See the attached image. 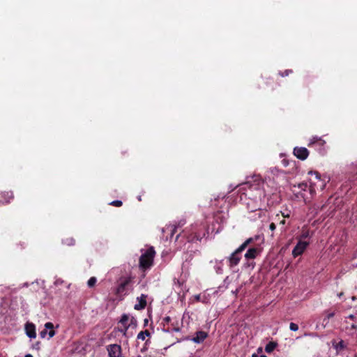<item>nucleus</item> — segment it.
Here are the masks:
<instances>
[{"label": "nucleus", "instance_id": "15", "mask_svg": "<svg viewBox=\"0 0 357 357\" xmlns=\"http://www.w3.org/2000/svg\"><path fill=\"white\" fill-rule=\"evenodd\" d=\"M165 331L171 333V332H179L180 328L178 326V323L176 321V323L171 324L170 326H167V328H165Z\"/></svg>", "mask_w": 357, "mask_h": 357}, {"label": "nucleus", "instance_id": "38", "mask_svg": "<svg viewBox=\"0 0 357 357\" xmlns=\"http://www.w3.org/2000/svg\"><path fill=\"white\" fill-rule=\"evenodd\" d=\"M195 299H196L197 301H199V300H200V295H197V296H195Z\"/></svg>", "mask_w": 357, "mask_h": 357}, {"label": "nucleus", "instance_id": "21", "mask_svg": "<svg viewBox=\"0 0 357 357\" xmlns=\"http://www.w3.org/2000/svg\"><path fill=\"white\" fill-rule=\"evenodd\" d=\"M129 320V316L126 314H123L121 316V318L119 321V324H121L122 326H130L128 324V321Z\"/></svg>", "mask_w": 357, "mask_h": 357}, {"label": "nucleus", "instance_id": "11", "mask_svg": "<svg viewBox=\"0 0 357 357\" xmlns=\"http://www.w3.org/2000/svg\"><path fill=\"white\" fill-rule=\"evenodd\" d=\"M14 198L12 191H3L0 192V205L6 204L10 202Z\"/></svg>", "mask_w": 357, "mask_h": 357}, {"label": "nucleus", "instance_id": "10", "mask_svg": "<svg viewBox=\"0 0 357 357\" xmlns=\"http://www.w3.org/2000/svg\"><path fill=\"white\" fill-rule=\"evenodd\" d=\"M47 330H49L48 335H49V337L50 338H51L53 336H54L55 331H54V325H53V324L52 322H47L45 324V329L40 332V336L41 338L45 337V336H46V335L47 333Z\"/></svg>", "mask_w": 357, "mask_h": 357}, {"label": "nucleus", "instance_id": "22", "mask_svg": "<svg viewBox=\"0 0 357 357\" xmlns=\"http://www.w3.org/2000/svg\"><path fill=\"white\" fill-rule=\"evenodd\" d=\"M334 316H335V312H329V313L327 314L326 317L323 319V324L324 325V326H326V325L328 324V320L330 319H331L332 317H333Z\"/></svg>", "mask_w": 357, "mask_h": 357}, {"label": "nucleus", "instance_id": "26", "mask_svg": "<svg viewBox=\"0 0 357 357\" xmlns=\"http://www.w3.org/2000/svg\"><path fill=\"white\" fill-rule=\"evenodd\" d=\"M97 282V280L95 277H91L89 278V280L87 282V284L89 287H93Z\"/></svg>", "mask_w": 357, "mask_h": 357}, {"label": "nucleus", "instance_id": "34", "mask_svg": "<svg viewBox=\"0 0 357 357\" xmlns=\"http://www.w3.org/2000/svg\"><path fill=\"white\" fill-rule=\"evenodd\" d=\"M276 228V226L275 225V223L272 222L269 225V229L271 230V231H274Z\"/></svg>", "mask_w": 357, "mask_h": 357}, {"label": "nucleus", "instance_id": "5", "mask_svg": "<svg viewBox=\"0 0 357 357\" xmlns=\"http://www.w3.org/2000/svg\"><path fill=\"white\" fill-rule=\"evenodd\" d=\"M242 252L243 250L240 248H238L231 254V255L227 258L229 266L234 267L238 264L242 258Z\"/></svg>", "mask_w": 357, "mask_h": 357}, {"label": "nucleus", "instance_id": "23", "mask_svg": "<svg viewBox=\"0 0 357 357\" xmlns=\"http://www.w3.org/2000/svg\"><path fill=\"white\" fill-rule=\"evenodd\" d=\"M172 321V318L169 316L165 317L162 321L163 325V330L165 331V328H167V326H170L169 324Z\"/></svg>", "mask_w": 357, "mask_h": 357}, {"label": "nucleus", "instance_id": "4", "mask_svg": "<svg viewBox=\"0 0 357 357\" xmlns=\"http://www.w3.org/2000/svg\"><path fill=\"white\" fill-rule=\"evenodd\" d=\"M308 174H310L312 176H314L315 180L317 181H312L310 178V190H315V189L319 188L321 190H323L325 188L326 183L321 181V174L317 172V171H310L308 172Z\"/></svg>", "mask_w": 357, "mask_h": 357}, {"label": "nucleus", "instance_id": "30", "mask_svg": "<svg viewBox=\"0 0 357 357\" xmlns=\"http://www.w3.org/2000/svg\"><path fill=\"white\" fill-rule=\"evenodd\" d=\"M289 328L291 331H297L298 330V326L295 323L291 322L289 324Z\"/></svg>", "mask_w": 357, "mask_h": 357}, {"label": "nucleus", "instance_id": "6", "mask_svg": "<svg viewBox=\"0 0 357 357\" xmlns=\"http://www.w3.org/2000/svg\"><path fill=\"white\" fill-rule=\"evenodd\" d=\"M109 357H124L121 345L117 344H109L107 347Z\"/></svg>", "mask_w": 357, "mask_h": 357}, {"label": "nucleus", "instance_id": "45", "mask_svg": "<svg viewBox=\"0 0 357 357\" xmlns=\"http://www.w3.org/2000/svg\"><path fill=\"white\" fill-rule=\"evenodd\" d=\"M260 357H267V356L265 355H261V356H260Z\"/></svg>", "mask_w": 357, "mask_h": 357}, {"label": "nucleus", "instance_id": "28", "mask_svg": "<svg viewBox=\"0 0 357 357\" xmlns=\"http://www.w3.org/2000/svg\"><path fill=\"white\" fill-rule=\"evenodd\" d=\"M109 205L116 206V207H120L123 205V202L120 200H115V201H112V202H110Z\"/></svg>", "mask_w": 357, "mask_h": 357}, {"label": "nucleus", "instance_id": "32", "mask_svg": "<svg viewBox=\"0 0 357 357\" xmlns=\"http://www.w3.org/2000/svg\"><path fill=\"white\" fill-rule=\"evenodd\" d=\"M309 236V231H303L302 234L301 235V238H306Z\"/></svg>", "mask_w": 357, "mask_h": 357}, {"label": "nucleus", "instance_id": "16", "mask_svg": "<svg viewBox=\"0 0 357 357\" xmlns=\"http://www.w3.org/2000/svg\"><path fill=\"white\" fill-rule=\"evenodd\" d=\"M333 346L337 351V352H340L347 348V345L345 344L344 342L342 340L336 344H335V342H333Z\"/></svg>", "mask_w": 357, "mask_h": 357}, {"label": "nucleus", "instance_id": "24", "mask_svg": "<svg viewBox=\"0 0 357 357\" xmlns=\"http://www.w3.org/2000/svg\"><path fill=\"white\" fill-rule=\"evenodd\" d=\"M315 143H317L319 145L322 146V145H324L325 144V141L321 139V138L316 139H315V138H314L313 141H312L309 144V146H310L312 144H315Z\"/></svg>", "mask_w": 357, "mask_h": 357}, {"label": "nucleus", "instance_id": "14", "mask_svg": "<svg viewBox=\"0 0 357 357\" xmlns=\"http://www.w3.org/2000/svg\"><path fill=\"white\" fill-rule=\"evenodd\" d=\"M25 331L26 335L30 338H35L36 337V327L32 323H27L25 325Z\"/></svg>", "mask_w": 357, "mask_h": 357}, {"label": "nucleus", "instance_id": "42", "mask_svg": "<svg viewBox=\"0 0 357 357\" xmlns=\"http://www.w3.org/2000/svg\"><path fill=\"white\" fill-rule=\"evenodd\" d=\"M134 321H135V320L134 317H132V319H131V323H134Z\"/></svg>", "mask_w": 357, "mask_h": 357}, {"label": "nucleus", "instance_id": "33", "mask_svg": "<svg viewBox=\"0 0 357 357\" xmlns=\"http://www.w3.org/2000/svg\"><path fill=\"white\" fill-rule=\"evenodd\" d=\"M193 258V254L190 253L188 255V257L185 259V261H190Z\"/></svg>", "mask_w": 357, "mask_h": 357}, {"label": "nucleus", "instance_id": "18", "mask_svg": "<svg viewBox=\"0 0 357 357\" xmlns=\"http://www.w3.org/2000/svg\"><path fill=\"white\" fill-rule=\"evenodd\" d=\"M150 335V332L148 330L141 331L137 335V339L144 340L146 337Z\"/></svg>", "mask_w": 357, "mask_h": 357}, {"label": "nucleus", "instance_id": "36", "mask_svg": "<svg viewBox=\"0 0 357 357\" xmlns=\"http://www.w3.org/2000/svg\"><path fill=\"white\" fill-rule=\"evenodd\" d=\"M351 328L354 329V330H356L357 328V326L356 324H352L351 325Z\"/></svg>", "mask_w": 357, "mask_h": 357}, {"label": "nucleus", "instance_id": "25", "mask_svg": "<svg viewBox=\"0 0 357 357\" xmlns=\"http://www.w3.org/2000/svg\"><path fill=\"white\" fill-rule=\"evenodd\" d=\"M195 225H197L198 226V229H197V234H202L203 232H205V229H206V226L203 224H195Z\"/></svg>", "mask_w": 357, "mask_h": 357}, {"label": "nucleus", "instance_id": "3", "mask_svg": "<svg viewBox=\"0 0 357 357\" xmlns=\"http://www.w3.org/2000/svg\"><path fill=\"white\" fill-rule=\"evenodd\" d=\"M197 225H191L190 228L183 230L182 233L188 242H194L196 241H201L203 237L205 236V233L203 232L202 234H197Z\"/></svg>", "mask_w": 357, "mask_h": 357}, {"label": "nucleus", "instance_id": "35", "mask_svg": "<svg viewBox=\"0 0 357 357\" xmlns=\"http://www.w3.org/2000/svg\"><path fill=\"white\" fill-rule=\"evenodd\" d=\"M177 229H178L177 227H174V229L172 231V236H173L174 234H176L177 232Z\"/></svg>", "mask_w": 357, "mask_h": 357}, {"label": "nucleus", "instance_id": "1", "mask_svg": "<svg viewBox=\"0 0 357 357\" xmlns=\"http://www.w3.org/2000/svg\"><path fill=\"white\" fill-rule=\"evenodd\" d=\"M133 277H121L115 290V294L119 300H123L124 296L128 294L132 289Z\"/></svg>", "mask_w": 357, "mask_h": 357}, {"label": "nucleus", "instance_id": "2", "mask_svg": "<svg viewBox=\"0 0 357 357\" xmlns=\"http://www.w3.org/2000/svg\"><path fill=\"white\" fill-rule=\"evenodd\" d=\"M155 255V252L153 247L148 248L139 257V266L140 269L143 271L149 269L153 264Z\"/></svg>", "mask_w": 357, "mask_h": 357}, {"label": "nucleus", "instance_id": "43", "mask_svg": "<svg viewBox=\"0 0 357 357\" xmlns=\"http://www.w3.org/2000/svg\"><path fill=\"white\" fill-rule=\"evenodd\" d=\"M350 319H353L354 318V315H349V317Z\"/></svg>", "mask_w": 357, "mask_h": 357}, {"label": "nucleus", "instance_id": "9", "mask_svg": "<svg viewBox=\"0 0 357 357\" xmlns=\"http://www.w3.org/2000/svg\"><path fill=\"white\" fill-rule=\"evenodd\" d=\"M294 154L297 158L304 160L308 157L309 151L305 147H295Z\"/></svg>", "mask_w": 357, "mask_h": 357}, {"label": "nucleus", "instance_id": "27", "mask_svg": "<svg viewBox=\"0 0 357 357\" xmlns=\"http://www.w3.org/2000/svg\"><path fill=\"white\" fill-rule=\"evenodd\" d=\"M128 328L129 326H122L121 328H118V331L121 332L123 335H126Z\"/></svg>", "mask_w": 357, "mask_h": 357}, {"label": "nucleus", "instance_id": "39", "mask_svg": "<svg viewBox=\"0 0 357 357\" xmlns=\"http://www.w3.org/2000/svg\"><path fill=\"white\" fill-rule=\"evenodd\" d=\"M181 236V233H179L178 234L176 235V240H178V238Z\"/></svg>", "mask_w": 357, "mask_h": 357}, {"label": "nucleus", "instance_id": "37", "mask_svg": "<svg viewBox=\"0 0 357 357\" xmlns=\"http://www.w3.org/2000/svg\"><path fill=\"white\" fill-rule=\"evenodd\" d=\"M280 225H284V224H285V220H284V219L282 220L280 222Z\"/></svg>", "mask_w": 357, "mask_h": 357}, {"label": "nucleus", "instance_id": "40", "mask_svg": "<svg viewBox=\"0 0 357 357\" xmlns=\"http://www.w3.org/2000/svg\"><path fill=\"white\" fill-rule=\"evenodd\" d=\"M24 357H33L31 354H26Z\"/></svg>", "mask_w": 357, "mask_h": 357}, {"label": "nucleus", "instance_id": "44", "mask_svg": "<svg viewBox=\"0 0 357 357\" xmlns=\"http://www.w3.org/2000/svg\"><path fill=\"white\" fill-rule=\"evenodd\" d=\"M324 207H325V205H322V206L321 207V210H324Z\"/></svg>", "mask_w": 357, "mask_h": 357}, {"label": "nucleus", "instance_id": "7", "mask_svg": "<svg viewBox=\"0 0 357 357\" xmlns=\"http://www.w3.org/2000/svg\"><path fill=\"white\" fill-rule=\"evenodd\" d=\"M259 253V250L258 248H250L247 250V252H245V254L244 255L245 259L247 261V262L245 263V264H244L245 267H248V266L252 265V263L250 262V261L255 259Z\"/></svg>", "mask_w": 357, "mask_h": 357}, {"label": "nucleus", "instance_id": "12", "mask_svg": "<svg viewBox=\"0 0 357 357\" xmlns=\"http://www.w3.org/2000/svg\"><path fill=\"white\" fill-rule=\"evenodd\" d=\"M146 298L147 296L145 294H141L140 296L137 298V301H138V303L135 304L134 306V309L136 310H141L146 307Z\"/></svg>", "mask_w": 357, "mask_h": 357}, {"label": "nucleus", "instance_id": "31", "mask_svg": "<svg viewBox=\"0 0 357 357\" xmlns=\"http://www.w3.org/2000/svg\"><path fill=\"white\" fill-rule=\"evenodd\" d=\"M293 73L292 70H285L284 72H280L279 75L281 77H285V76H288L290 73Z\"/></svg>", "mask_w": 357, "mask_h": 357}, {"label": "nucleus", "instance_id": "13", "mask_svg": "<svg viewBox=\"0 0 357 357\" xmlns=\"http://www.w3.org/2000/svg\"><path fill=\"white\" fill-rule=\"evenodd\" d=\"M208 337V333L203 331H197L195 335L192 338V341L195 343H202Z\"/></svg>", "mask_w": 357, "mask_h": 357}, {"label": "nucleus", "instance_id": "17", "mask_svg": "<svg viewBox=\"0 0 357 357\" xmlns=\"http://www.w3.org/2000/svg\"><path fill=\"white\" fill-rule=\"evenodd\" d=\"M62 243L67 246H73L75 244V240L71 236H66L62 239Z\"/></svg>", "mask_w": 357, "mask_h": 357}, {"label": "nucleus", "instance_id": "20", "mask_svg": "<svg viewBox=\"0 0 357 357\" xmlns=\"http://www.w3.org/2000/svg\"><path fill=\"white\" fill-rule=\"evenodd\" d=\"M254 242L253 238H248L243 243H242L238 248H240L243 251L245 250V248L252 243Z\"/></svg>", "mask_w": 357, "mask_h": 357}, {"label": "nucleus", "instance_id": "41", "mask_svg": "<svg viewBox=\"0 0 357 357\" xmlns=\"http://www.w3.org/2000/svg\"><path fill=\"white\" fill-rule=\"evenodd\" d=\"M282 216H283L284 218H289V215H288V214H287V215H284V214H282Z\"/></svg>", "mask_w": 357, "mask_h": 357}, {"label": "nucleus", "instance_id": "8", "mask_svg": "<svg viewBox=\"0 0 357 357\" xmlns=\"http://www.w3.org/2000/svg\"><path fill=\"white\" fill-rule=\"evenodd\" d=\"M309 243L303 241H298L296 246L292 250V255L294 257L301 255L308 246Z\"/></svg>", "mask_w": 357, "mask_h": 357}, {"label": "nucleus", "instance_id": "29", "mask_svg": "<svg viewBox=\"0 0 357 357\" xmlns=\"http://www.w3.org/2000/svg\"><path fill=\"white\" fill-rule=\"evenodd\" d=\"M298 188L301 189V191H305L307 188V185L306 183H300L298 184Z\"/></svg>", "mask_w": 357, "mask_h": 357}, {"label": "nucleus", "instance_id": "19", "mask_svg": "<svg viewBox=\"0 0 357 357\" xmlns=\"http://www.w3.org/2000/svg\"><path fill=\"white\" fill-rule=\"evenodd\" d=\"M277 344L273 342H270L269 343H268L266 347H265V351L267 352V353H271L272 352L275 347H276Z\"/></svg>", "mask_w": 357, "mask_h": 357}]
</instances>
